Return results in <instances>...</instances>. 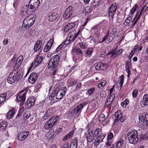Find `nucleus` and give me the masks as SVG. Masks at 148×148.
Wrapping results in <instances>:
<instances>
[{"label": "nucleus", "instance_id": "bb28decb", "mask_svg": "<svg viewBox=\"0 0 148 148\" xmlns=\"http://www.w3.org/2000/svg\"><path fill=\"white\" fill-rule=\"evenodd\" d=\"M52 110L50 109H48L46 113L43 116V118L45 120H46L48 118L51 117Z\"/></svg>", "mask_w": 148, "mask_h": 148}, {"label": "nucleus", "instance_id": "cd10ccee", "mask_svg": "<svg viewBox=\"0 0 148 148\" xmlns=\"http://www.w3.org/2000/svg\"><path fill=\"white\" fill-rule=\"evenodd\" d=\"M139 120H141L142 121H148V113H144L142 116H140L139 118Z\"/></svg>", "mask_w": 148, "mask_h": 148}, {"label": "nucleus", "instance_id": "f3484780", "mask_svg": "<svg viewBox=\"0 0 148 148\" xmlns=\"http://www.w3.org/2000/svg\"><path fill=\"white\" fill-rule=\"evenodd\" d=\"M114 97V96L110 95L109 98L107 99L106 102L105 106L108 107V106L110 105L111 107L112 106V102Z\"/></svg>", "mask_w": 148, "mask_h": 148}, {"label": "nucleus", "instance_id": "7ed1b4c3", "mask_svg": "<svg viewBox=\"0 0 148 148\" xmlns=\"http://www.w3.org/2000/svg\"><path fill=\"white\" fill-rule=\"evenodd\" d=\"M22 78V76L20 74L16 71L13 70L10 73L7 80L8 83L12 84L16 80H19Z\"/></svg>", "mask_w": 148, "mask_h": 148}, {"label": "nucleus", "instance_id": "58836bf2", "mask_svg": "<svg viewBox=\"0 0 148 148\" xmlns=\"http://www.w3.org/2000/svg\"><path fill=\"white\" fill-rule=\"evenodd\" d=\"M94 49L92 48H90L87 50L86 53L88 56L91 55L92 52L93 51Z\"/></svg>", "mask_w": 148, "mask_h": 148}, {"label": "nucleus", "instance_id": "f8f14e48", "mask_svg": "<svg viewBox=\"0 0 148 148\" xmlns=\"http://www.w3.org/2000/svg\"><path fill=\"white\" fill-rule=\"evenodd\" d=\"M29 134V132H23L18 134V139L19 141L23 140L27 138Z\"/></svg>", "mask_w": 148, "mask_h": 148}, {"label": "nucleus", "instance_id": "f257e3e1", "mask_svg": "<svg viewBox=\"0 0 148 148\" xmlns=\"http://www.w3.org/2000/svg\"><path fill=\"white\" fill-rule=\"evenodd\" d=\"M35 16V14H30L27 16L23 20L22 28L28 29L31 27L34 22Z\"/></svg>", "mask_w": 148, "mask_h": 148}, {"label": "nucleus", "instance_id": "c03bdc74", "mask_svg": "<svg viewBox=\"0 0 148 148\" xmlns=\"http://www.w3.org/2000/svg\"><path fill=\"white\" fill-rule=\"evenodd\" d=\"M131 19V18L130 17H128L126 19L124 23V24L125 26H127L129 24L130 22Z\"/></svg>", "mask_w": 148, "mask_h": 148}, {"label": "nucleus", "instance_id": "c756f323", "mask_svg": "<svg viewBox=\"0 0 148 148\" xmlns=\"http://www.w3.org/2000/svg\"><path fill=\"white\" fill-rule=\"evenodd\" d=\"M31 12V11L29 9V8L27 5H26L25 7L22 9L21 14H22L25 13L27 14Z\"/></svg>", "mask_w": 148, "mask_h": 148}, {"label": "nucleus", "instance_id": "8fccbe9b", "mask_svg": "<svg viewBox=\"0 0 148 148\" xmlns=\"http://www.w3.org/2000/svg\"><path fill=\"white\" fill-rule=\"evenodd\" d=\"M55 91H54V90L53 91L51 95H50L49 97V99L50 100H52L53 98L55 96Z\"/></svg>", "mask_w": 148, "mask_h": 148}, {"label": "nucleus", "instance_id": "338daca9", "mask_svg": "<svg viewBox=\"0 0 148 148\" xmlns=\"http://www.w3.org/2000/svg\"><path fill=\"white\" fill-rule=\"evenodd\" d=\"M95 90V88H92L88 90V93L90 95H91L92 94Z\"/></svg>", "mask_w": 148, "mask_h": 148}, {"label": "nucleus", "instance_id": "4be33fe9", "mask_svg": "<svg viewBox=\"0 0 148 148\" xmlns=\"http://www.w3.org/2000/svg\"><path fill=\"white\" fill-rule=\"evenodd\" d=\"M86 137L88 142H90L92 140L94 139V137L92 131L89 132V130H88V132L86 135Z\"/></svg>", "mask_w": 148, "mask_h": 148}, {"label": "nucleus", "instance_id": "6e6d98bb", "mask_svg": "<svg viewBox=\"0 0 148 148\" xmlns=\"http://www.w3.org/2000/svg\"><path fill=\"white\" fill-rule=\"evenodd\" d=\"M138 90L137 89L134 90L132 93L133 97H136L138 94Z\"/></svg>", "mask_w": 148, "mask_h": 148}, {"label": "nucleus", "instance_id": "412c9836", "mask_svg": "<svg viewBox=\"0 0 148 148\" xmlns=\"http://www.w3.org/2000/svg\"><path fill=\"white\" fill-rule=\"evenodd\" d=\"M84 104H81L79 106H77L72 111V113H80L82 109L83 108L84 106Z\"/></svg>", "mask_w": 148, "mask_h": 148}, {"label": "nucleus", "instance_id": "e2e57ef3", "mask_svg": "<svg viewBox=\"0 0 148 148\" xmlns=\"http://www.w3.org/2000/svg\"><path fill=\"white\" fill-rule=\"evenodd\" d=\"M117 32V29L116 27L112 29L111 31V33L112 34H113L114 35Z\"/></svg>", "mask_w": 148, "mask_h": 148}, {"label": "nucleus", "instance_id": "c9c22d12", "mask_svg": "<svg viewBox=\"0 0 148 148\" xmlns=\"http://www.w3.org/2000/svg\"><path fill=\"white\" fill-rule=\"evenodd\" d=\"M101 130L99 128L96 129L94 132L95 136L97 137L98 136L101 134Z\"/></svg>", "mask_w": 148, "mask_h": 148}, {"label": "nucleus", "instance_id": "9d476101", "mask_svg": "<svg viewBox=\"0 0 148 148\" xmlns=\"http://www.w3.org/2000/svg\"><path fill=\"white\" fill-rule=\"evenodd\" d=\"M54 90L55 91V94L56 99H60L64 96L63 93H64V91H63L62 90H59L58 88H55Z\"/></svg>", "mask_w": 148, "mask_h": 148}, {"label": "nucleus", "instance_id": "6ab92c4d", "mask_svg": "<svg viewBox=\"0 0 148 148\" xmlns=\"http://www.w3.org/2000/svg\"><path fill=\"white\" fill-rule=\"evenodd\" d=\"M54 134V130L53 129H51L47 133V136L48 138L51 139L53 140L55 138V135Z\"/></svg>", "mask_w": 148, "mask_h": 148}, {"label": "nucleus", "instance_id": "603ef678", "mask_svg": "<svg viewBox=\"0 0 148 148\" xmlns=\"http://www.w3.org/2000/svg\"><path fill=\"white\" fill-rule=\"evenodd\" d=\"M105 116L103 114H101L99 117V120L100 121L101 120L103 121L105 119Z\"/></svg>", "mask_w": 148, "mask_h": 148}, {"label": "nucleus", "instance_id": "de8ad7c7", "mask_svg": "<svg viewBox=\"0 0 148 148\" xmlns=\"http://www.w3.org/2000/svg\"><path fill=\"white\" fill-rule=\"evenodd\" d=\"M98 138H97L95 140L94 142V145L95 146H97L99 143L102 141L100 139H98Z\"/></svg>", "mask_w": 148, "mask_h": 148}, {"label": "nucleus", "instance_id": "13d9d810", "mask_svg": "<svg viewBox=\"0 0 148 148\" xmlns=\"http://www.w3.org/2000/svg\"><path fill=\"white\" fill-rule=\"evenodd\" d=\"M79 47L82 49H84L86 48V43H85L82 42L79 43Z\"/></svg>", "mask_w": 148, "mask_h": 148}, {"label": "nucleus", "instance_id": "49530a36", "mask_svg": "<svg viewBox=\"0 0 148 148\" xmlns=\"http://www.w3.org/2000/svg\"><path fill=\"white\" fill-rule=\"evenodd\" d=\"M125 69L127 72L128 73V77L129 76V73L130 72V66L128 64L126 63L125 65Z\"/></svg>", "mask_w": 148, "mask_h": 148}, {"label": "nucleus", "instance_id": "f03ea898", "mask_svg": "<svg viewBox=\"0 0 148 148\" xmlns=\"http://www.w3.org/2000/svg\"><path fill=\"white\" fill-rule=\"evenodd\" d=\"M138 134L137 131L134 130L130 131L127 134L125 137L126 139L128 140L129 142L132 144H135L138 141Z\"/></svg>", "mask_w": 148, "mask_h": 148}, {"label": "nucleus", "instance_id": "680f3d73", "mask_svg": "<svg viewBox=\"0 0 148 148\" xmlns=\"http://www.w3.org/2000/svg\"><path fill=\"white\" fill-rule=\"evenodd\" d=\"M140 16L139 15L136 18V20H135V21H134V23L133 24H132L131 26V27H134L135 25L137 23L138 20L139 19Z\"/></svg>", "mask_w": 148, "mask_h": 148}, {"label": "nucleus", "instance_id": "ea45409f", "mask_svg": "<svg viewBox=\"0 0 148 148\" xmlns=\"http://www.w3.org/2000/svg\"><path fill=\"white\" fill-rule=\"evenodd\" d=\"M6 95L2 94L0 95V104L2 103L6 99Z\"/></svg>", "mask_w": 148, "mask_h": 148}, {"label": "nucleus", "instance_id": "20e7f679", "mask_svg": "<svg viewBox=\"0 0 148 148\" xmlns=\"http://www.w3.org/2000/svg\"><path fill=\"white\" fill-rule=\"evenodd\" d=\"M60 59V56L58 55L53 56L50 59L48 65V68L51 69H55L57 66Z\"/></svg>", "mask_w": 148, "mask_h": 148}, {"label": "nucleus", "instance_id": "79ce46f5", "mask_svg": "<svg viewBox=\"0 0 148 148\" xmlns=\"http://www.w3.org/2000/svg\"><path fill=\"white\" fill-rule=\"evenodd\" d=\"M124 76L123 75H122L119 77V79L120 80V81L119 82V84H120V86L121 87H122L123 84V79H124Z\"/></svg>", "mask_w": 148, "mask_h": 148}, {"label": "nucleus", "instance_id": "a18cd8bd", "mask_svg": "<svg viewBox=\"0 0 148 148\" xmlns=\"http://www.w3.org/2000/svg\"><path fill=\"white\" fill-rule=\"evenodd\" d=\"M106 95V92L104 91H102L100 94V97L101 98H105Z\"/></svg>", "mask_w": 148, "mask_h": 148}, {"label": "nucleus", "instance_id": "473e14b6", "mask_svg": "<svg viewBox=\"0 0 148 148\" xmlns=\"http://www.w3.org/2000/svg\"><path fill=\"white\" fill-rule=\"evenodd\" d=\"M123 142V139L121 138L117 142L116 147L117 148H119L121 147Z\"/></svg>", "mask_w": 148, "mask_h": 148}, {"label": "nucleus", "instance_id": "a878e982", "mask_svg": "<svg viewBox=\"0 0 148 148\" xmlns=\"http://www.w3.org/2000/svg\"><path fill=\"white\" fill-rule=\"evenodd\" d=\"M8 126L7 123L5 121H3L0 123V131H4Z\"/></svg>", "mask_w": 148, "mask_h": 148}, {"label": "nucleus", "instance_id": "bf43d9fd", "mask_svg": "<svg viewBox=\"0 0 148 148\" xmlns=\"http://www.w3.org/2000/svg\"><path fill=\"white\" fill-rule=\"evenodd\" d=\"M40 47H41L40 46L36 44L34 47V51H37L40 49Z\"/></svg>", "mask_w": 148, "mask_h": 148}, {"label": "nucleus", "instance_id": "a211bd4d", "mask_svg": "<svg viewBox=\"0 0 148 148\" xmlns=\"http://www.w3.org/2000/svg\"><path fill=\"white\" fill-rule=\"evenodd\" d=\"M73 53L74 54L82 56L83 54V52L82 50L78 47L74 48L73 50Z\"/></svg>", "mask_w": 148, "mask_h": 148}, {"label": "nucleus", "instance_id": "c85d7f7f", "mask_svg": "<svg viewBox=\"0 0 148 148\" xmlns=\"http://www.w3.org/2000/svg\"><path fill=\"white\" fill-rule=\"evenodd\" d=\"M78 140L77 138L74 139L72 140V143L70 144V148H77V144Z\"/></svg>", "mask_w": 148, "mask_h": 148}, {"label": "nucleus", "instance_id": "052dcab7", "mask_svg": "<svg viewBox=\"0 0 148 148\" xmlns=\"http://www.w3.org/2000/svg\"><path fill=\"white\" fill-rule=\"evenodd\" d=\"M123 51V49H119L117 51H116V53L117 56L119 55H121Z\"/></svg>", "mask_w": 148, "mask_h": 148}, {"label": "nucleus", "instance_id": "4468645a", "mask_svg": "<svg viewBox=\"0 0 148 148\" xmlns=\"http://www.w3.org/2000/svg\"><path fill=\"white\" fill-rule=\"evenodd\" d=\"M38 77V76L37 74L32 73L28 78V81L31 84L34 83L36 81Z\"/></svg>", "mask_w": 148, "mask_h": 148}, {"label": "nucleus", "instance_id": "b1692460", "mask_svg": "<svg viewBox=\"0 0 148 148\" xmlns=\"http://www.w3.org/2000/svg\"><path fill=\"white\" fill-rule=\"evenodd\" d=\"M58 16V14L56 13H53L50 14L48 17L49 20L51 21H55Z\"/></svg>", "mask_w": 148, "mask_h": 148}, {"label": "nucleus", "instance_id": "72a5a7b5", "mask_svg": "<svg viewBox=\"0 0 148 148\" xmlns=\"http://www.w3.org/2000/svg\"><path fill=\"white\" fill-rule=\"evenodd\" d=\"M129 103V100L126 99L125 100L121 103V106L123 108H125Z\"/></svg>", "mask_w": 148, "mask_h": 148}, {"label": "nucleus", "instance_id": "0eeeda50", "mask_svg": "<svg viewBox=\"0 0 148 148\" xmlns=\"http://www.w3.org/2000/svg\"><path fill=\"white\" fill-rule=\"evenodd\" d=\"M27 92L26 90H22L20 91L17 94L16 99L17 101L21 102L20 105H23L25 102Z\"/></svg>", "mask_w": 148, "mask_h": 148}, {"label": "nucleus", "instance_id": "3c124183", "mask_svg": "<svg viewBox=\"0 0 148 148\" xmlns=\"http://www.w3.org/2000/svg\"><path fill=\"white\" fill-rule=\"evenodd\" d=\"M30 116V114L29 112H27L23 115L24 118L25 119L28 118Z\"/></svg>", "mask_w": 148, "mask_h": 148}, {"label": "nucleus", "instance_id": "a19ab883", "mask_svg": "<svg viewBox=\"0 0 148 148\" xmlns=\"http://www.w3.org/2000/svg\"><path fill=\"white\" fill-rule=\"evenodd\" d=\"M138 7V5L137 4H135L134 6L133 7L132 9L130 10V13L132 14H133L135 11L136 10L137 8Z\"/></svg>", "mask_w": 148, "mask_h": 148}, {"label": "nucleus", "instance_id": "1a4fd4ad", "mask_svg": "<svg viewBox=\"0 0 148 148\" xmlns=\"http://www.w3.org/2000/svg\"><path fill=\"white\" fill-rule=\"evenodd\" d=\"M117 8V7L116 3H113L109 7L108 11L109 16L112 19L113 18L114 14L116 12Z\"/></svg>", "mask_w": 148, "mask_h": 148}, {"label": "nucleus", "instance_id": "dca6fc26", "mask_svg": "<svg viewBox=\"0 0 148 148\" xmlns=\"http://www.w3.org/2000/svg\"><path fill=\"white\" fill-rule=\"evenodd\" d=\"M140 105L142 107H144L148 105V95L146 94L143 97V100L140 102Z\"/></svg>", "mask_w": 148, "mask_h": 148}, {"label": "nucleus", "instance_id": "423d86ee", "mask_svg": "<svg viewBox=\"0 0 148 148\" xmlns=\"http://www.w3.org/2000/svg\"><path fill=\"white\" fill-rule=\"evenodd\" d=\"M114 115L116 118L114 122V124H117L119 122V120L121 122H123L126 119V116H122V112L120 110L115 112Z\"/></svg>", "mask_w": 148, "mask_h": 148}, {"label": "nucleus", "instance_id": "2eb2a0df", "mask_svg": "<svg viewBox=\"0 0 148 148\" xmlns=\"http://www.w3.org/2000/svg\"><path fill=\"white\" fill-rule=\"evenodd\" d=\"M34 103L35 100L33 97H30L28 99L26 103L25 108H29L33 106L34 104Z\"/></svg>", "mask_w": 148, "mask_h": 148}, {"label": "nucleus", "instance_id": "09e8293b", "mask_svg": "<svg viewBox=\"0 0 148 148\" xmlns=\"http://www.w3.org/2000/svg\"><path fill=\"white\" fill-rule=\"evenodd\" d=\"M106 84V82L104 81L103 82L100 83L98 85V87L99 88H101V87L105 85Z\"/></svg>", "mask_w": 148, "mask_h": 148}, {"label": "nucleus", "instance_id": "6e6552de", "mask_svg": "<svg viewBox=\"0 0 148 148\" xmlns=\"http://www.w3.org/2000/svg\"><path fill=\"white\" fill-rule=\"evenodd\" d=\"M40 3L39 0H30L27 6L31 12H34L38 8Z\"/></svg>", "mask_w": 148, "mask_h": 148}, {"label": "nucleus", "instance_id": "ddd939ff", "mask_svg": "<svg viewBox=\"0 0 148 148\" xmlns=\"http://www.w3.org/2000/svg\"><path fill=\"white\" fill-rule=\"evenodd\" d=\"M53 38H51L47 42V44L44 49V51L46 52L49 50L53 45Z\"/></svg>", "mask_w": 148, "mask_h": 148}, {"label": "nucleus", "instance_id": "f704fd0d", "mask_svg": "<svg viewBox=\"0 0 148 148\" xmlns=\"http://www.w3.org/2000/svg\"><path fill=\"white\" fill-rule=\"evenodd\" d=\"M74 131L72 130L70 132V133H68L67 134L66 136H65V140H66L71 137L73 135L74 133Z\"/></svg>", "mask_w": 148, "mask_h": 148}, {"label": "nucleus", "instance_id": "774afa93", "mask_svg": "<svg viewBox=\"0 0 148 148\" xmlns=\"http://www.w3.org/2000/svg\"><path fill=\"white\" fill-rule=\"evenodd\" d=\"M20 65H19L18 63L16 62L15 65H14V69H13V70H14L15 71H16V70L18 69Z\"/></svg>", "mask_w": 148, "mask_h": 148}, {"label": "nucleus", "instance_id": "aec40b11", "mask_svg": "<svg viewBox=\"0 0 148 148\" xmlns=\"http://www.w3.org/2000/svg\"><path fill=\"white\" fill-rule=\"evenodd\" d=\"M75 26V24L73 23H70L66 25L65 26V31L66 32L65 34H67V35H69V34L68 32H67L69 31L70 29L73 28Z\"/></svg>", "mask_w": 148, "mask_h": 148}, {"label": "nucleus", "instance_id": "7c9ffc66", "mask_svg": "<svg viewBox=\"0 0 148 148\" xmlns=\"http://www.w3.org/2000/svg\"><path fill=\"white\" fill-rule=\"evenodd\" d=\"M15 112L14 110H10L8 113L7 117L8 119H10L15 114Z\"/></svg>", "mask_w": 148, "mask_h": 148}, {"label": "nucleus", "instance_id": "69168bd1", "mask_svg": "<svg viewBox=\"0 0 148 148\" xmlns=\"http://www.w3.org/2000/svg\"><path fill=\"white\" fill-rule=\"evenodd\" d=\"M101 65V68H102V70H104L103 68H104L105 69H107L108 68V66H107V64L106 63H102Z\"/></svg>", "mask_w": 148, "mask_h": 148}, {"label": "nucleus", "instance_id": "393cba45", "mask_svg": "<svg viewBox=\"0 0 148 148\" xmlns=\"http://www.w3.org/2000/svg\"><path fill=\"white\" fill-rule=\"evenodd\" d=\"M76 35L74 34L73 35H71V34L69 36V37L67 36L66 39L65 40V42L68 41H73L76 38V37L78 35V33Z\"/></svg>", "mask_w": 148, "mask_h": 148}, {"label": "nucleus", "instance_id": "e433bc0d", "mask_svg": "<svg viewBox=\"0 0 148 148\" xmlns=\"http://www.w3.org/2000/svg\"><path fill=\"white\" fill-rule=\"evenodd\" d=\"M23 56L22 55H20L16 60V62L19 65H21L23 60Z\"/></svg>", "mask_w": 148, "mask_h": 148}, {"label": "nucleus", "instance_id": "5fc2aeb1", "mask_svg": "<svg viewBox=\"0 0 148 148\" xmlns=\"http://www.w3.org/2000/svg\"><path fill=\"white\" fill-rule=\"evenodd\" d=\"M90 11L91 9L89 7H87L85 8L83 12L85 13L86 14H88V13L90 12Z\"/></svg>", "mask_w": 148, "mask_h": 148}, {"label": "nucleus", "instance_id": "864d4df0", "mask_svg": "<svg viewBox=\"0 0 148 148\" xmlns=\"http://www.w3.org/2000/svg\"><path fill=\"white\" fill-rule=\"evenodd\" d=\"M138 140L140 141H142L143 140H145L143 134H141V135H139L138 136Z\"/></svg>", "mask_w": 148, "mask_h": 148}, {"label": "nucleus", "instance_id": "5701e85b", "mask_svg": "<svg viewBox=\"0 0 148 148\" xmlns=\"http://www.w3.org/2000/svg\"><path fill=\"white\" fill-rule=\"evenodd\" d=\"M43 60V57L42 56H39L37 58L36 57L35 60L34 65L35 67L36 66L39 64H40Z\"/></svg>", "mask_w": 148, "mask_h": 148}, {"label": "nucleus", "instance_id": "37998d69", "mask_svg": "<svg viewBox=\"0 0 148 148\" xmlns=\"http://www.w3.org/2000/svg\"><path fill=\"white\" fill-rule=\"evenodd\" d=\"M102 63H99L97 64L95 66V68L97 70H100L101 68Z\"/></svg>", "mask_w": 148, "mask_h": 148}, {"label": "nucleus", "instance_id": "4d7b16f0", "mask_svg": "<svg viewBox=\"0 0 148 148\" xmlns=\"http://www.w3.org/2000/svg\"><path fill=\"white\" fill-rule=\"evenodd\" d=\"M113 137V135L112 133H109L108 135L107 139L108 140H110L112 139Z\"/></svg>", "mask_w": 148, "mask_h": 148}, {"label": "nucleus", "instance_id": "0e129e2a", "mask_svg": "<svg viewBox=\"0 0 148 148\" xmlns=\"http://www.w3.org/2000/svg\"><path fill=\"white\" fill-rule=\"evenodd\" d=\"M108 33L107 34H106L102 38V41L100 42H98L99 43H101L103 42H104L108 38Z\"/></svg>", "mask_w": 148, "mask_h": 148}, {"label": "nucleus", "instance_id": "9b49d317", "mask_svg": "<svg viewBox=\"0 0 148 148\" xmlns=\"http://www.w3.org/2000/svg\"><path fill=\"white\" fill-rule=\"evenodd\" d=\"M64 45L65 41H64L56 49V52L60 51V52L61 53V56H64Z\"/></svg>", "mask_w": 148, "mask_h": 148}, {"label": "nucleus", "instance_id": "39448f33", "mask_svg": "<svg viewBox=\"0 0 148 148\" xmlns=\"http://www.w3.org/2000/svg\"><path fill=\"white\" fill-rule=\"evenodd\" d=\"M58 119L57 116H54L50 119L44 125L43 129L45 130H49L56 124Z\"/></svg>", "mask_w": 148, "mask_h": 148}, {"label": "nucleus", "instance_id": "4c0bfd02", "mask_svg": "<svg viewBox=\"0 0 148 148\" xmlns=\"http://www.w3.org/2000/svg\"><path fill=\"white\" fill-rule=\"evenodd\" d=\"M111 55V57H113L115 58L117 57L116 53V50H112L110 52H109L108 53V55Z\"/></svg>", "mask_w": 148, "mask_h": 148}, {"label": "nucleus", "instance_id": "2f4dec72", "mask_svg": "<svg viewBox=\"0 0 148 148\" xmlns=\"http://www.w3.org/2000/svg\"><path fill=\"white\" fill-rule=\"evenodd\" d=\"M72 7L71 6H69L66 10H65V14L66 13L69 14V16H71L72 14L73 11L72 10Z\"/></svg>", "mask_w": 148, "mask_h": 148}]
</instances>
